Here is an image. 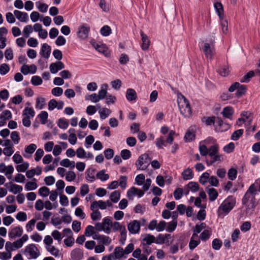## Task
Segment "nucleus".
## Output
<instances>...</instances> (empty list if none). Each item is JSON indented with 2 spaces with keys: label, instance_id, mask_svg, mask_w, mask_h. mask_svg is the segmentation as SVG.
<instances>
[{
  "label": "nucleus",
  "instance_id": "nucleus-47",
  "mask_svg": "<svg viewBox=\"0 0 260 260\" xmlns=\"http://www.w3.org/2000/svg\"><path fill=\"white\" fill-rule=\"evenodd\" d=\"M35 114V111L32 108L26 107L23 111V115H25L26 116L29 115L30 117H33Z\"/></svg>",
  "mask_w": 260,
  "mask_h": 260
},
{
  "label": "nucleus",
  "instance_id": "nucleus-43",
  "mask_svg": "<svg viewBox=\"0 0 260 260\" xmlns=\"http://www.w3.org/2000/svg\"><path fill=\"white\" fill-rule=\"evenodd\" d=\"M31 82L34 85L38 86L41 85L43 81L40 76H34L31 78Z\"/></svg>",
  "mask_w": 260,
  "mask_h": 260
},
{
  "label": "nucleus",
  "instance_id": "nucleus-16",
  "mask_svg": "<svg viewBox=\"0 0 260 260\" xmlns=\"http://www.w3.org/2000/svg\"><path fill=\"white\" fill-rule=\"evenodd\" d=\"M214 7L219 19H222L224 16L223 7L222 4L220 2H216L214 4Z\"/></svg>",
  "mask_w": 260,
  "mask_h": 260
},
{
  "label": "nucleus",
  "instance_id": "nucleus-58",
  "mask_svg": "<svg viewBox=\"0 0 260 260\" xmlns=\"http://www.w3.org/2000/svg\"><path fill=\"white\" fill-rule=\"evenodd\" d=\"M12 113L10 111L8 110H6L3 111L1 115L0 116V118H5V119L9 120L12 118Z\"/></svg>",
  "mask_w": 260,
  "mask_h": 260
},
{
  "label": "nucleus",
  "instance_id": "nucleus-57",
  "mask_svg": "<svg viewBox=\"0 0 260 260\" xmlns=\"http://www.w3.org/2000/svg\"><path fill=\"white\" fill-rule=\"evenodd\" d=\"M39 193L42 196L46 197L49 194L50 190L48 187L43 186L39 189Z\"/></svg>",
  "mask_w": 260,
  "mask_h": 260
},
{
  "label": "nucleus",
  "instance_id": "nucleus-23",
  "mask_svg": "<svg viewBox=\"0 0 260 260\" xmlns=\"http://www.w3.org/2000/svg\"><path fill=\"white\" fill-rule=\"evenodd\" d=\"M221 113L223 116L225 118L231 119V117L234 114L233 108L231 107H226L223 108Z\"/></svg>",
  "mask_w": 260,
  "mask_h": 260
},
{
  "label": "nucleus",
  "instance_id": "nucleus-46",
  "mask_svg": "<svg viewBox=\"0 0 260 260\" xmlns=\"http://www.w3.org/2000/svg\"><path fill=\"white\" fill-rule=\"evenodd\" d=\"M98 237L100 238L99 242L102 243L106 245H109L111 242V240L108 236L102 235L101 236Z\"/></svg>",
  "mask_w": 260,
  "mask_h": 260
},
{
  "label": "nucleus",
  "instance_id": "nucleus-38",
  "mask_svg": "<svg viewBox=\"0 0 260 260\" xmlns=\"http://www.w3.org/2000/svg\"><path fill=\"white\" fill-rule=\"evenodd\" d=\"M29 164L27 162H24L21 165H18L16 167V170L18 172H24L28 168Z\"/></svg>",
  "mask_w": 260,
  "mask_h": 260
},
{
  "label": "nucleus",
  "instance_id": "nucleus-26",
  "mask_svg": "<svg viewBox=\"0 0 260 260\" xmlns=\"http://www.w3.org/2000/svg\"><path fill=\"white\" fill-rule=\"evenodd\" d=\"M95 172L94 169L89 168L86 172V179L90 182H93L95 180V177L93 174Z\"/></svg>",
  "mask_w": 260,
  "mask_h": 260
},
{
  "label": "nucleus",
  "instance_id": "nucleus-49",
  "mask_svg": "<svg viewBox=\"0 0 260 260\" xmlns=\"http://www.w3.org/2000/svg\"><path fill=\"white\" fill-rule=\"evenodd\" d=\"M10 67L7 63H3L0 66V74L1 75H5L9 72Z\"/></svg>",
  "mask_w": 260,
  "mask_h": 260
},
{
  "label": "nucleus",
  "instance_id": "nucleus-11",
  "mask_svg": "<svg viewBox=\"0 0 260 260\" xmlns=\"http://www.w3.org/2000/svg\"><path fill=\"white\" fill-rule=\"evenodd\" d=\"M23 233V229L20 226L13 228L9 233V237L13 239L16 237H20Z\"/></svg>",
  "mask_w": 260,
  "mask_h": 260
},
{
  "label": "nucleus",
  "instance_id": "nucleus-31",
  "mask_svg": "<svg viewBox=\"0 0 260 260\" xmlns=\"http://www.w3.org/2000/svg\"><path fill=\"white\" fill-rule=\"evenodd\" d=\"M211 231H210L208 230H205L200 235V238L203 241H206L208 240L211 235Z\"/></svg>",
  "mask_w": 260,
  "mask_h": 260
},
{
  "label": "nucleus",
  "instance_id": "nucleus-48",
  "mask_svg": "<svg viewBox=\"0 0 260 260\" xmlns=\"http://www.w3.org/2000/svg\"><path fill=\"white\" fill-rule=\"evenodd\" d=\"M76 175L73 171H68L66 174V179L69 182L72 181L75 179Z\"/></svg>",
  "mask_w": 260,
  "mask_h": 260
},
{
  "label": "nucleus",
  "instance_id": "nucleus-19",
  "mask_svg": "<svg viewBox=\"0 0 260 260\" xmlns=\"http://www.w3.org/2000/svg\"><path fill=\"white\" fill-rule=\"evenodd\" d=\"M137 93L136 91L132 88H128L126 92V98L128 101H132L136 100Z\"/></svg>",
  "mask_w": 260,
  "mask_h": 260
},
{
  "label": "nucleus",
  "instance_id": "nucleus-34",
  "mask_svg": "<svg viewBox=\"0 0 260 260\" xmlns=\"http://www.w3.org/2000/svg\"><path fill=\"white\" fill-rule=\"evenodd\" d=\"M244 131L243 129H239L235 131L231 136V139L234 141L238 140L240 137L243 134Z\"/></svg>",
  "mask_w": 260,
  "mask_h": 260
},
{
  "label": "nucleus",
  "instance_id": "nucleus-55",
  "mask_svg": "<svg viewBox=\"0 0 260 260\" xmlns=\"http://www.w3.org/2000/svg\"><path fill=\"white\" fill-rule=\"evenodd\" d=\"M174 198L176 200H179L181 198L183 194V189L181 188H177L174 191Z\"/></svg>",
  "mask_w": 260,
  "mask_h": 260
},
{
  "label": "nucleus",
  "instance_id": "nucleus-21",
  "mask_svg": "<svg viewBox=\"0 0 260 260\" xmlns=\"http://www.w3.org/2000/svg\"><path fill=\"white\" fill-rule=\"evenodd\" d=\"M182 178L184 180H190L193 177V174L192 170L190 168L185 169L181 173Z\"/></svg>",
  "mask_w": 260,
  "mask_h": 260
},
{
  "label": "nucleus",
  "instance_id": "nucleus-64",
  "mask_svg": "<svg viewBox=\"0 0 260 260\" xmlns=\"http://www.w3.org/2000/svg\"><path fill=\"white\" fill-rule=\"evenodd\" d=\"M72 229L76 233L79 232L81 230V222L77 220H74L72 223Z\"/></svg>",
  "mask_w": 260,
  "mask_h": 260
},
{
  "label": "nucleus",
  "instance_id": "nucleus-7",
  "mask_svg": "<svg viewBox=\"0 0 260 260\" xmlns=\"http://www.w3.org/2000/svg\"><path fill=\"white\" fill-rule=\"evenodd\" d=\"M144 190H142L138 188L133 186L132 187L127 191V197L129 200H132L133 197L135 195H137L139 198H141L142 196H143L144 194Z\"/></svg>",
  "mask_w": 260,
  "mask_h": 260
},
{
  "label": "nucleus",
  "instance_id": "nucleus-29",
  "mask_svg": "<svg viewBox=\"0 0 260 260\" xmlns=\"http://www.w3.org/2000/svg\"><path fill=\"white\" fill-rule=\"evenodd\" d=\"M33 180L35 182H27L25 185V188L27 190H32L37 188V184L36 182V179L35 178H33Z\"/></svg>",
  "mask_w": 260,
  "mask_h": 260
},
{
  "label": "nucleus",
  "instance_id": "nucleus-40",
  "mask_svg": "<svg viewBox=\"0 0 260 260\" xmlns=\"http://www.w3.org/2000/svg\"><path fill=\"white\" fill-rule=\"evenodd\" d=\"M177 225V221H173L168 223L166 231L168 232H172L176 229Z\"/></svg>",
  "mask_w": 260,
  "mask_h": 260
},
{
  "label": "nucleus",
  "instance_id": "nucleus-14",
  "mask_svg": "<svg viewBox=\"0 0 260 260\" xmlns=\"http://www.w3.org/2000/svg\"><path fill=\"white\" fill-rule=\"evenodd\" d=\"M140 35L142 37V44L141 48L143 50H146L148 49L150 45V40H149L147 36L144 33L143 31H140Z\"/></svg>",
  "mask_w": 260,
  "mask_h": 260
},
{
  "label": "nucleus",
  "instance_id": "nucleus-1",
  "mask_svg": "<svg viewBox=\"0 0 260 260\" xmlns=\"http://www.w3.org/2000/svg\"><path fill=\"white\" fill-rule=\"evenodd\" d=\"M257 193V190L254 188V185H250L242 199L243 205H247L249 201L250 204L247 205L249 209H254L256 205L255 203V195Z\"/></svg>",
  "mask_w": 260,
  "mask_h": 260
},
{
  "label": "nucleus",
  "instance_id": "nucleus-5",
  "mask_svg": "<svg viewBox=\"0 0 260 260\" xmlns=\"http://www.w3.org/2000/svg\"><path fill=\"white\" fill-rule=\"evenodd\" d=\"M90 30V26L86 23H83L78 27L77 32L78 37L83 40L86 39L88 37Z\"/></svg>",
  "mask_w": 260,
  "mask_h": 260
},
{
  "label": "nucleus",
  "instance_id": "nucleus-22",
  "mask_svg": "<svg viewBox=\"0 0 260 260\" xmlns=\"http://www.w3.org/2000/svg\"><path fill=\"white\" fill-rule=\"evenodd\" d=\"M246 86L245 85H241L240 84L239 87H238L235 93V96L237 98H239L242 96L246 93Z\"/></svg>",
  "mask_w": 260,
  "mask_h": 260
},
{
  "label": "nucleus",
  "instance_id": "nucleus-39",
  "mask_svg": "<svg viewBox=\"0 0 260 260\" xmlns=\"http://www.w3.org/2000/svg\"><path fill=\"white\" fill-rule=\"evenodd\" d=\"M58 126L62 129H66L69 126L68 121L64 118H59L58 121Z\"/></svg>",
  "mask_w": 260,
  "mask_h": 260
},
{
  "label": "nucleus",
  "instance_id": "nucleus-52",
  "mask_svg": "<svg viewBox=\"0 0 260 260\" xmlns=\"http://www.w3.org/2000/svg\"><path fill=\"white\" fill-rule=\"evenodd\" d=\"M120 154L121 157L124 160L129 158L132 155L131 151L128 149L121 150Z\"/></svg>",
  "mask_w": 260,
  "mask_h": 260
},
{
  "label": "nucleus",
  "instance_id": "nucleus-41",
  "mask_svg": "<svg viewBox=\"0 0 260 260\" xmlns=\"http://www.w3.org/2000/svg\"><path fill=\"white\" fill-rule=\"evenodd\" d=\"M155 237L153 235H151L150 234H147L145 238H143V241H146V243L145 244L146 245H150L152 243L155 242Z\"/></svg>",
  "mask_w": 260,
  "mask_h": 260
},
{
  "label": "nucleus",
  "instance_id": "nucleus-3",
  "mask_svg": "<svg viewBox=\"0 0 260 260\" xmlns=\"http://www.w3.org/2000/svg\"><path fill=\"white\" fill-rule=\"evenodd\" d=\"M235 204V198L232 196H230L220 205L218 211L221 210L223 213L228 214L233 209Z\"/></svg>",
  "mask_w": 260,
  "mask_h": 260
},
{
  "label": "nucleus",
  "instance_id": "nucleus-42",
  "mask_svg": "<svg viewBox=\"0 0 260 260\" xmlns=\"http://www.w3.org/2000/svg\"><path fill=\"white\" fill-rule=\"evenodd\" d=\"M210 177V174L208 172L203 173L199 179V182L203 185H205Z\"/></svg>",
  "mask_w": 260,
  "mask_h": 260
},
{
  "label": "nucleus",
  "instance_id": "nucleus-10",
  "mask_svg": "<svg viewBox=\"0 0 260 260\" xmlns=\"http://www.w3.org/2000/svg\"><path fill=\"white\" fill-rule=\"evenodd\" d=\"M203 52L207 58H211L213 55L214 47L208 43H205L203 48Z\"/></svg>",
  "mask_w": 260,
  "mask_h": 260
},
{
  "label": "nucleus",
  "instance_id": "nucleus-35",
  "mask_svg": "<svg viewBox=\"0 0 260 260\" xmlns=\"http://www.w3.org/2000/svg\"><path fill=\"white\" fill-rule=\"evenodd\" d=\"M237 175V171L236 169L231 168L229 170L228 173V178L231 180H234Z\"/></svg>",
  "mask_w": 260,
  "mask_h": 260
},
{
  "label": "nucleus",
  "instance_id": "nucleus-25",
  "mask_svg": "<svg viewBox=\"0 0 260 260\" xmlns=\"http://www.w3.org/2000/svg\"><path fill=\"white\" fill-rule=\"evenodd\" d=\"M9 184L10 186L9 189V191L16 194L20 192L22 190V187L21 186L12 183H10Z\"/></svg>",
  "mask_w": 260,
  "mask_h": 260
},
{
  "label": "nucleus",
  "instance_id": "nucleus-63",
  "mask_svg": "<svg viewBox=\"0 0 260 260\" xmlns=\"http://www.w3.org/2000/svg\"><path fill=\"white\" fill-rule=\"evenodd\" d=\"M94 233V227L93 226L89 225L86 228L85 231V235L86 236L90 237L93 235Z\"/></svg>",
  "mask_w": 260,
  "mask_h": 260
},
{
  "label": "nucleus",
  "instance_id": "nucleus-4",
  "mask_svg": "<svg viewBox=\"0 0 260 260\" xmlns=\"http://www.w3.org/2000/svg\"><path fill=\"white\" fill-rule=\"evenodd\" d=\"M150 157L146 153L141 155L136 162V165L139 170H145L149 165Z\"/></svg>",
  "mask_w": 260,
  "mask_h": 260
},
{
  "label": "nucleus",
  "instance_id": "nucleus-37",
  "mask_svg": "<svg viewBox=\"0 0 260 260\" xmlns=\"http://www.w3.org/2000/svg\"><path fill=\"white\" fill-rule=\"evenodd\" d=\"M222 245V241L217 238L214 239L212 242V247L215 250H219Z\"/></svg>",
  "mask_w": 260,
  "mask_h": 260
},
{
  "label": "nucleus",
  "instance_id": "nucleus-60",
  "mask_svg": "<svg viewBox=\"0 0 260 260\" xmlns=\"http://www.w3.org/2000/svg\"><path fill=\"white\" fill-rule=\"evenodd\" d=\"M52 94L56 96H60L63 93V89L61 87H56L52 89Z\"/></svg>",
  "mask_w": 260,
  "mask_h": 260
},
{
  "label": "nucleus",
  "instance_id": "nucleus-17",
  "mask_svg": "<svg viewBox=\"0 0 260 260\" xmlns=\"http://www.w3.org/2000/svg\"><path fill=\"white\" fill-rule=\"evenodd\" d=\"M14 14L16 17L21 22H26L28 20V16L26 12L15 10Z\"/></svg>",
  "mask_w": 260,
  "mask_h": 260
},
{
  "label": "nucleus",
  "instance_id": "nucleus-13",
  "mask_svg": "<svg viewBox=\"0 0 260 260\" xmlns=\"http://www.w3.org/2000/svg\"><path fill=\"white\" fill-rule=\"evenodd\" d=\"M51 50V47L47 43H44L42 46L40 54L44 58H48L50 55Z\"/></svg>",
  "mask_w": 260,
  "mask_h": 260
},
{
  "label": "nucleus",
  "instance_id": "nucleus-44",
  "mask_svg": "<svg viewBox=\"0 0 260 260\" xmlns=\"http://www.w3.org/2000/svg\"><path fill=\"white\" fill-rule=\"evenodd\" d=\"M216 122L217 124H218V125L220 127H221L223 124L224 125L225 127H224V129H222V131H226L230 127V125L229 124L226 123H223V120H222V119L220 117H217Z\"/></svg>",
  "mask_w": 260,
  "mask_h": 260
},
{
  "label": "nucleus",
  "instance_id": "nucleus-8",
  "mask_svg": "<svg viewBox=\"0 0 260 260\" xmlns=\"http://www.w3.org/2000/svg\"><path fill=\"white\" fill-rule=\"evenodd\" d=\"M127 229L129 233L135 234L139 232L140 230V224L139 221L135 220L131 222L127 225Z\"/></svg>",
  "mask_w": 260,
  "mask_h": 260
},
{
  "label": "nucleus",
  "instance_id": "nucleus-27",
  "mask_svg": "<svg viewBox=\"0 0 260 260\" xmlns=\"http://www.w3.org/2000/svg\"><path fill=\"white\" fill-rule=\"evenodd\" d=\"M218 148L219 147L217 144L211 146L208 148V155H209V156H212L218 153Z\"/></svg>",
  "mask_w": 260,
  "mask_h": 260
},
{
  "label": "nucleus",
  "instance_id": "nucleus-18",
  "mask_svg": "<svg viewBox=\"0 0 260 260\" xmlns=\"http://www.w3.org/2000/svg\"><path fill=\"white\" fill-rule=\"evenodd\" d=\"M92 45L96 49V50H97L98 52L103 53L105 56L107 55V50L105 45L103 44L100 45L98 43H97L95 41H92Z\"/></svg>",
  "mask_w": 260,
  "mask_h": 260
},
{
  "label": "nucleus",
  "instance_id": "nucleus-53",
  "mask_svg": "<svg viewBox=\"0 0 260 260\" xmlns=\"http://www.w3.org/2000/svg\"><path fill=\"white\" fill-rule=\"evenodd\" d=\"M48 113L46 111H42L39 114L38 116L40 118L41 123L42 124L46 123V120H47V118H48Z\"/></svg>",
  "mask_w": 260,
  "mask_h": 260
},
{
  "label": "nucleus",
  "instance_id": "nucleus-36",
  "mask_svg": "<svg viewBox=\"0 0 260 260\" xmlns=\"http://www.w3.org/2000/svg\"><path fill=\"white\" fill-rule=\"evenodd\" d=\"M100 32L103 36H108L111 34V29L108 25H104L101 28Z\"/></svg>",
  "mask_w": 260,
  "mask_h": 260
},
{
  "label": "nucleus",
  "instance_id": "nucleus-9",
  "mask_svg": "<svg viewBox=\"0 0 260 260\" xmlns=\"http://www.w3.org/2000/svg\"><path fill=\"white\" fill-rule=\"evenodd\" d=\"M50 71L52 74H56L59 70L64 68V64L60 61L51 63L50 65Z\"/></svg>",
  "mask_w": 260,
  "mask_h": 260
},
{
  "label": "nucleus",
  "instance_id": "nucleus-30",
  "mask_svg": "<svg viewBox=\"0 0 260 260\" xmlns=\"http://www.w3.org/2000/svg\"><path fill=\"white\" fill-rule=\"evenodd\" d=\"M255 73L253 71H250L245 74L241 80V82L248 83L250 79L254 77Z\"/></svg>",
  "mask_w": 260,
  "mask_h": 260
},
{
  "label": "nucleus",
  "instance_id": "nucleus-62",
  "mask_svg": "<svg viewBox=\"0 0 260 260\" xmlns=\"http://www.w3.org/2000/svg\"><path fill=\"white\" fill-rule=\"evenodd\" d=\"M11 138L14 141L15 144H18L20 139L18 133L16 131H13L11 134Z\"/></svg>",
  "mask_w": 260,
  "mask_h": 260
},
{
  "label": "nucleus",
  "instance_id": "nucleus-2",
  "mask_svg": "<svg viewBox=\"0 0 260 260\" xmlns=\"http://www.w3.org/2000/svg\"><path fill=\"white\" fill-rule=\"evenodd\" d=\"M178 100V106L181 114L185 117H189L192 114L191 108L187 99L183 95Z\"/></svg>",
  "mask_w": 260,
  "mask_h": 260
},
{
  "label": "nucleus",
  "instance_id": "nucleus-51",
  "mask_svg": "<svg viewBox=\"0 0 260 260\" xmlns=\"http://www.w3.org/2000/svg\"><path fill=\"white\" fill-rule=\"evenodd\" d=\"M122 229L120 231L121 238L119 239V242L121 245H123L126 238V231L125 227L122 228Z\"/></svg>",
  "mask_w": 260,
  "mask_h": 260
},
{
  "label": "nucleus",
  "instance_id": "nucleus-61",
  "mask_svg": "<svg viewBox=\"0 0 260 260\" xmlns=\"http://www.w3.org/2000/svg\"><path fill=\"white\" fill-rule=\"evenodd\" d=\"M16 218L19 221H24L27 219V215L24 212H19L17 214Z\"/></svg>",
  "mask_w": 260,
  "mask_h": 260
},
{
  "label": "nucleus",
  "instance_id": "nucleus-45",
  "mask_svg": "<svg viewBox=\"0 0 260 260\" xmlns=\"http://www.w3.org/2000/svg\"><path fill=\"white\" fill-rule=\"evenodd\" d=\"M188 187L192 192H196L199 189V185L196 182H190L188 184Z\"/></svg>",
  "mask_w": 260,
  "mask_h": 260
},
{
  "label": "nucleus",
  "instance_id": "nucleus-50",
  "mask_svg": "<svg viewBox=\"0 0 260 260\" xmlns=\"http://www.w3.org/2000/svg\"><path fill=\"white\" fill-rule=\"evenodd\" d=\"M32 31V28L31 25L25 26L23 30V34L24 37L28 38L29 34Z\"/></svg>",
  "mask_w": 260,
  "mask_h": 260
},
{
  "label": "nucleus",
  "instance_id": "nucleus-59",
  "mask_svg": "<svg viewBox=\"0 0 260 260\" xmlns=\"http://www.w3.org/2000/svg\"><path fill=\"white\" fill-rule=\"evenodd\" d=\"M90 216H91V219L94 221L99 220L101 218V214L100 212L98 209L95 210V211H93L91 213Z\"/></svg>",
  "mask_w": 260,
  "mask_h": 260
},
{
  "label": "nucleus",
  "instance_id": "nucleus-20",
  "mask_svg": "<svg viewBox=\"0 0 260 260\" xmlns=\"http://www.w3.org/2000/svg\"><path fill=\"white\" fill-rule=\"evenodd\" d=\"M195 131L193 129H188L186 132L184 139L186 142H191L195 139Z\"/></svg>",
  "mask_w": 260,
  "mask_h": 260
},
{
  "label": "nucleus",
  "instance_id": "nucleus-54",
  "mask_svg": "<svg viewBox=\"0 0 260 260\" xmlns=\"http://www.w3.org/2000/svg\"><path fill=\"white\" fill-rule=\"evenodd\" d=\"M104 153L106 158L107 159H111L114 156V150L111 148L106 149Z\"/></svg>",
  "mask_w": 260,
  "mask_h": 260
},
{
  "label": "nucleus",
  "instance_id": "nucleus-32",
  "mask_svg": "<svg viewBox=\"0 0 260 260\" xmlns=\"http://www.w3.org/2000/svg\"><path fill=\"white\" fill-rule=\"evenodd\" d=\"M218 72L221 76L226 77L229 75L230 73L229 68L228 66H223L221 67L218 69Z\"/></svg>",
  "mask_w": 260,
  "mask_h": 260
},
{
  "label": "nucleus",
  "instance_id": "nucleus-28",
  "mask_svg": "<svg viewBox=\"0 0 260 260\" xmlns=\"http://www.w3.org/2000/svg\"><path fill=\"white\" fill-rule=\"evenodd\" d=\"M96 176V177L100 179L102 181H105L109 178V175L108 174H105V170H102L98 172Z\"/></svg>",
  "mask_w": 260,
  "mask_h": 260
},
{
  "label": "nucleus",
  "instance_id": "nucleus-12",
  "mask_svg": "<svg viewBox=\"0 0 260 260\" xmlns=\"http://www.w3.org/2000/svg\"><path fill=\"white\" fill-rule=\"evenodd\" d=\"M72 260H81L83 257V253L80 248H76L71 253Z\"/></svg>",
  "mask_w": 260,
  "mask_h": 260
},
{
  "label": "nucleus",
  "instance_id": "nucleus-24",
  "mask_svg": "<svg viewBox=\"0 0 260 260\" xmlns=\"http://www.w3.org/2000/svg\"><path fill=\"white\" fill-rule=\"evenodd\" d=\"M207 191L209 197V200L211 202H213L217 199L218 193L216 189L214 188H209L207 190Z\"/></svg>",
  "mask_w": 260,
  "mask_h": 260
},
{
  "label": "nucleus",
  "instance_id": "nucleus-33",
  "mask_svg": "<svg viewBox=\"0 0 260 260\" xmlns=\"http://www.w3.org/2000/svg\"><path fill=\"white\" fill-rule=\"evenodd\" d=\"M120 192L118 190H115L110 195V199L113 203H117L120 199Z\"/></svg>",
  "mask_w": 260,
  "mask_h": 260
},
{
  "label": "nucleus",
  "instance_id": "nucleus-56",
  "mask_svg": "<svg viewBox=\"0 0 260 260\" xmlns=\"http://www.w3.org/2000/svg\"><path fill=\"white\" fill-rule=\"evenodd\" d=\"M37 6L38 7L39 11L42 13H45L47 12L48 9V5L46 4H42L40 2L36 3Z\"/></svg>",
  "mask_w": 260,
  "mask_h": 260
},
{
  "label": "nucleus",
  "instance_id": "nucleus-15",
  "mask_svg": "<svg viewBox=\"0 0 260 260\" xmlns=\"http://www.w3.org/2000/svg\"><path fill=\"white\" fill-rule=\"evenodd\" d=\"M210 159H209L207 157H206V163L208 166L213 165L216 161L220 162L222 160V156L219 153L216 154L215 155L210 156Z\"/></svg>",
  "mask_w": 260,
  "mask_h": 260
},
{
  "label": "nucleus",
  "instance_id": "nucleus-6",
  "mask_svg": "<svg viewBox=\"0 0 260 260\" xmlns=\"http://www.w3.org/2000/svg\"><path fill=\"white\" fill-rule=\"evenodd\" d=\"M25 251L29 253L31 258H37L40 255V252L38 248L34 244H29L25 248Z\"/></svg>",
  "mask_w": 260,
  "mask_h": 260
}]
</instances>
